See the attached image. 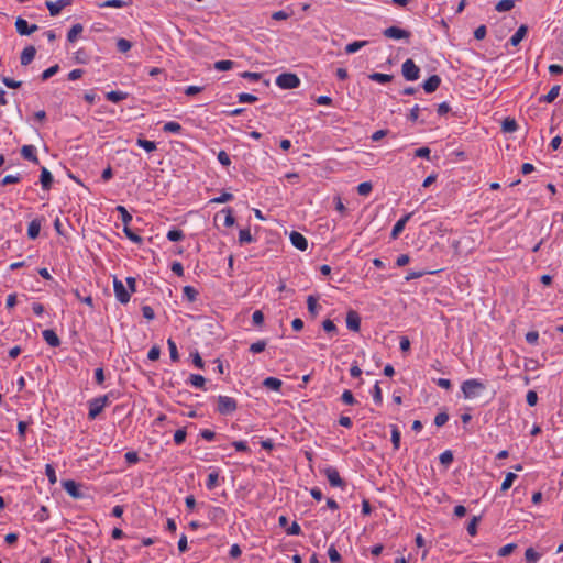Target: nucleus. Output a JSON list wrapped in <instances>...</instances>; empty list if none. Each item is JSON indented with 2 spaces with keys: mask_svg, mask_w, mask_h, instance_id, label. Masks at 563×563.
Segmentation results:
<instances>
[{
  "mask_svg": "<svg viewBox=\"0 0 563 563\" xmlns=\"http://www.w3.org/2000/svg\"><path fill=\"white\" fill-rule=\"evenodd\" d=\"M128 93L123 91L112 90L106 95V98L111 102H119L126 99Z\"/></svg>",
  "mask_w": 563,
  "mask_h": 563,
  "instance_id": "cd10ccee",
  "label": "nucleus"
},
{
  "mask_svg": "<svg viewBox=\"0 0 563 563\" xmlns=\"http://www.w3.org/2000/svg\"><path fill=\"white\" fill-rule=\"evenodd\" d=\"M464 398L473 399L481 395L482 391L486 389L484 383L478 379L472 378L462 383L461 386Z\"/></svg>",
  "mask_w": 563,
  "mask_h": 563,
  "instance_id": "f257e3e1",
  "label": "nucleus"
},
{
  "mask_svg": "<svg viewBox=\"0 0 563 563\" xmlns=\"http://www.w3.org/2000/svg\"><path fill=\"white\" fill-rule=\"evenodd\" d=\"M113 290H114L115 298L120 303L125 305L130 301L131 292L125 288L123 283L120 279H118L117 277L113 278Z\"/></svg>",
  "mask_w": 563,
  "mask_h": 563,
  "instance_id": "423d86ee",
  "label": "nucleus"
},
{
  "mask_svg": "<svg viewBox=\"0 0 563 563\" xmlns=\"http://www.w3.org/2000/svg\"><path fill=\"white\" fill-rule=\"evenodd\" d=\"M238 99L240 102L252 103L257 100V97L251 93L242 92L238 95Z\"/></svg>",
  "mask_w": 563,
  "mask_h": 563,
  "instance_id": "69168bd1",
  "label": "nucleus"
},
{
  "mask_svg": "<svg viewBox=\"0 0 563 563\" xmlns=\"http://www.w3.org/2000/svg\"><path fill=\"white\" fill-rule=\"evenodd\" d=\"M518 129V124L515 119L506 118L501 123V130L505 133H512Z\"/></svg>",
  "mask_w": 563,
  "mask_h": 563,
  "instance_id": "393cba45",
  "label": "nucleus"
},
{
  "mask_svg": "<svg viewBox=\"0 0 563 563\" xmlns=\"http://www.w3.org/2000/svg\"><path fill=\"white\" fill-rule=\"evenodd\" d=\"M125 5H128V3L123 0H107L99 4L100 8H123Z\"/></svg>",
  "mask_w": 563,
  "mask_h": 563,
  "instance_id": "c03bdc74",
  "label": "nucleus"
},
{
  "mask_svg": "<svg viewBox=\"0 0 563 563\" xmlns=\"http://www.w3.org/2000/svg\"><path fill=\"white\" fill-rule=\"evenodd\" d=\"M15 29L20 35H31L38 30V26L36 24L29 25L26 20L19 16L15 20Z\"/></svg>",
  "mask_w": 563,
  "mask_h": 563,
  "instance_id": "1a4fd4ad",
  "label": "nucleus"
},
{
  "mask_svg": "<svg viewBox=\"0 0 563 563\" xmlns=\"http://www.w3.org/2000/svg\"><path fill=\"white\" fill-rule=\"evenodd\" d=\"M440 84L441 78L438 75H432L422 84V88L427 93H432L439 88Z\"/></svg>",
  "mask_w": 563,
  "mask_h": 563,
  "instance_id": "dca6fc26",
  "label": "nucleus"
},
{
  "mask_svg": "<svg viewBox=\"0 0 563 563\" xmlns=\"http://www.w3.org/2000/svg\"><path fill=\"white\" fill-rule=\"evenodd\" d=\"M384 36L394 40H408L410 32L398 26H389L383 31Z\"/></svg>",
  "mask_w": 563,
  "mask_h": 563,
  "instance_id": "6e6552de",
  "label": "nucleus"
},
{
  "mask_svg": "<svg viewBox=\"0 0 563 563\" xmlns=\"http://www.w3.org/2000/svg\"><path fill=\"white\" fill-rule=\"evenodd\" d=\"M40 231H41V223H40V221L38 220H32L29 223L27 236L31 240H35L40 235Z\"/></svg>",
  "mask_w": 563,
  "mask_h": 563,
  "instance_id": "4be33fe9",
  "label": "nucleus"
},
{
  "mask_svg": "<svg viewBox=\"0 0 563 563\" xmlns=\"http://www.w3.org/2000/svg\"><path fill=\"white\" fill-rule=\"evenodd\" d=\"M346 327L349 330L358 332L361 329V317L357 311L349 310L346 313Z\"/></svg>",
  "mask_w": 563,
  "mask_h": 563,
  "instance_id": "9b49d317",
  "label": "nucleus"
},
{
  "mask_svg": "<svg viewBox=\"0 0 563 563\" xmlns=\"http://www.w3.org/2000/svg\"><path fill=\"white\" fill-rule=\"evenodd\" d=\"M373 399L376 404L380 405L382 401H383V395H382V389L379 387V383L376 382V384L374 385V388H373Z\"/></svg>",
  "mask_w": 563,
  "mask_h": 563,
  "instance_id": "bf43d9fd",
  "label": "nucleus"
},
{
  "mask_svg": "<svg viewBox=\"0 0 563 563\" xmlns=\"http://www.w3.org/2000/svg\"><path fill=\"white\" fill-rule=\"evenodd\" d=\"M123 232H124L125 236H126L129 240H131L132 242L137 243V244H141V243L143 242V239H142L139 234H136L135 232H133V231L130 229L129 224H128V225H124V228H123Z\"/></svg>",
  "mask_w": 563,
  "mask_h": 563,
  "instance_id": "2f4dec72",
  "label": "nucleus"
},
{
  "mask_svg": "<svg viewBox=\"0 0 563 563\" xmlns=\"http://www.w3.org/2000/svg\"><path fill=\"white\" fill-rule=\"evenodd\" d=\"M45 474L49 481L51 484H55L56 481H57V477H56V473H55V470L53 467V465L51 464H46L45 466Z\"/></svg>",
  "mask_w": 563,
  "mask_h": 563,
  "instance_id": "052dcab7",
  "label": "nucleus"
},
{
  "mask_svg": "<svg viewBox=\"0 0 563 563\" xmlns=\"http://www.w3.org/2000/svg\"><path fill=\"white\" fill-rule=\"evenodd\" d=\"M59 70V66L56 64V65H53L51 66L49 68L45 69L42 75H41V78L43 81L49 79L51 77H53L55 74H57V71Z\"/></svg>",
  "mask_w": 563,
  "mask_h": 563,
  "instance_id": "49530a36",
  "label": "nucleus"
},
{
  "mask_svg": "<svg viewBox=\"0 0 563 563\" xmlns=\"http://www.w3.org/2000/svg\"><path fill=\"white\" fill-rule=\"evenodd\" d=\"M163 131L168 133H179L181 131V125L178 122L169 121L164 124Z\"/></svg>",
  "mask_w": 563,
  "mask_h": 563,
  "instance_id": "f704fd0d",
  "label": "nucleus"
},
{
  "mask_svg": "<svg viewBox=\"0 0 563 563\" xmlns=\"http://www.w3.org/2000/svg\"><path fill=\"white\" fill-rule=\"evenodd\" d=\"M391 443L394 450H398L400 448V431L396 424H391Z\"/></svg>",
  "mask_w": 563,
  "mask_h": 563,
  "instance_id": "c85d7f7f",
  "label": "nucleus"
},
{
  "mask_svg": "<svg viewBox=\"0 0 563 563\" xmlns=\"http://www.w3.org/2000/svg\"><path fill=\"white\" fill-rule=\"evenodd\" d=\"M290 241H291V244L300 250V251H306L308 249V241L307 239L299 232L297 231H292L290 233Z\"/></svg>",
  "mask_w": 563,
  "mask_h": 563,
  "instance_id": "ddd939ff",
  "label": "nucleus"
},
{
  "mask_svg": "<svg viewBox=\"0 0 563 563\" xmlns=\"http://www.w3.org/2000/svg\"><path fill=\"white\" fill-rule=\"evenodd\" d=\"M539 558L540 554L533 548H528L525 552V559L528 563H536Z\"/></svg>",
  "mask_w": 563,
  "mask_h": 563,
  "instance_id": "79ce46f5",
  "label": "nucleus"
},
{
  "mask_svg": "<svg viewBox=\"0 0 563 563\" xmlns=\"http://www.w3.org/2000/svg\"><path fill=\"white\" fill-rule=\"evenodd\" d=\"M440 462L443 465H449L453 462V453L450 450L444 451L440 455Z\"/></svg>",
  "mask_w": 563,
  "mask_h": 563,
  "instance_id": "680f3d73",
  "label": "nucleus"
},
{
  "mask_svg": "<svg viewBox=\"0 0 563 563\" xmlns=\"http://www.w3.org/2000/svg\"><path fill=\"white\" fill-rule=\"evenodd\" d=\"M515 7V0H500L496 7L495 10L498 12H505L509 11Z\"/></svg>",
  "mask_w": 563,
  "mask_h": 563,
  "instance_id": "c756f323",
  "label": "nucleus"
},
{
  "mask_svg": "<svg viewBox=\"0 0 563 563\" xmlns=\"http://www.w3.org/2000/svg\"><path fill=\"white\" fill-rule=\"evenodd\" d=\"M401 74L406 80L413 81L420 76V68L412 59H406L401 66Z\"/></svg>",
  "mask_w": 563,
  "mask_h": 563,
  "instance_id": "39448f33",
  "label": "nucleus"
},
{
  "mask_svg": "<svg viewBox=\"0 0 563 563\" xmlns=\"http://www.w3.org/2000/svg\"><path fill=\"white\" fill-rule=\"evenodd\" d=\"M234 63L232 60H218L214 63V68L219 71H227L233 67Z\"/></svg>",
  "mask_w": 563,
  "mask_h": 563,
  "instance_id": "a18cd8bd",
  "label": "nucleus"
},
{
  "mask_svg": "<svg viewBox=\"0 0 563 563\" xmlns=\"http://www.w3.org/2000/svg\"><path fill=\"white\" fill-rule=\"evenodd\" d=\"M136 144H137L140 147L144 148V150H145L146 152H148V153H150V152H153V151H155V150H156V144H155V142H153V141H148V140H145V139H141V137H140V139H137Z\"/></svg>",
  "mask_w": 563,
  "mask_h": 563,
  "instance_id": "72a5a7b5",
  "label": "nucleus"
},
{
  "mask_svg": "<svg viewBox=\"0 0 563 563\" xmlns=\"http://www.w3.org/2000/svg\"><path fill=\"white\" fill-rule=\"evenodd\" d=\"M167 345H168V350H169L170 360L173 362H177L179 360V353H178L176 343L172 339H168Z\"/></svg>",
  "mask_w": 563,
  "mask_h": 563,
  "instance_id": "4c0bfd02",
  "label": "nucleus"
},
{
  "mask_svg": "<svg viewBox=\"0 0 563 563\" xmlns=\"http://www.w3.org/2000/svg\"><path fill=\"white\" fill-rule=\"evenodd\" d=\"M368 78L373 81L379 82V84H387L390 82L394 78L393 75L388 74H382V73H372Z\"/></svg>",
  "mask_w": 563,
  "mask_h": 563,
  "instance_id": "b1692460",
  "label": "nucleus"
},
{
  "mask_svg": "<svg viewBox=\"0 0 563 563\" xmlns=\"http://www.w3.org/2000/svg\"><path fill=\"white\" fill-rule=\"evenodd\" d=\"M252 321L256 327H262L264 323V313L261 310L253 312Z\"/></svg>",
  "mask_w": 563,
  "mask_h": 563,
  "instance_id": "0e129e2a",
  "label": "nucleus"
},
{
  "mask_svg": "<svg viewBox=\"0 0 563 563\" xmlns=\"http://www.w3.org/2000/svg\"><path fill=\"white\" fill-rule=\"evenodd\" d=\"M218 479H219V473L218 472H211L209 475H208V479H207V483H206V486L209 490H212L216 488V486L218 485Z\"/></svg>",
  "mask_w": 563,
  "mask_h": 563,
  "instance_id": "a19ab883",
  "label": "nucleus"
},
{
  "mask_svg": "<svg viewBox=\"0 0 563 563\" xmlns=\"http://www.w3.org/2000/svg\"><path fill=\"white\" fill-rule=\"evenodd\" d=\"M276 85L282 89H294L299 87L300 79L296 74L283 73L277 76Z\"/></svg>",
  "mask_w": 563,
  "mask_h": 563,
  "instance_id": "7ed1b4c3",
  "label": "nucleus"
},
{
  "mask_svg": "<svg viewBox=\"0 0 563 563\" xmlns=\"http://www.w3.org/2000/svg\"><path fill=\"white\" fill-rule=\"evenodd\" d=\"M516 478H517V475L515 473H511V472L507 473L506 477L501 484V487H500L501 492L508 490L512 486V483Z\"/></svg>",
  "mask_w": 563,
  "mask_h": 563,
  "instance_id": "c9c22d12",
  "label": "nucleus"
},
{
  "mask_svg": "<svg viewBox=\"0 0 563 563\" xmlns=\"http://www.w3.org/2000/svg\"><path fill=\"white\" fill-rule=\"evenodd\" d=\"M283 382L276 377H267L263 382V386L268 389L279 391L282 388Z\"/></svg>",
  "mask_w": 563,
  "mask_h": 563,
  "instance_id": "5701e85b",
  "label": "nucleus"
},
{
  "mask_svg": "<svg viewBox=\"0 0 563 563\" xmlns=\"http://www.w3.org/2000/svg\"><path fill=\"white\" fill-rule=\"evenodd\" d=\"M109 402H110L109 395H103V396L91 399L88 402V405H89L88 418L90 420L96 419L102 412L104 407L109 405Z\"/></svg>",
  "mask_w": 563,
  "mask_h": 563,
  "instance_id": "f03ea898",
  "label": "nucleus"
},
{
  "mask_svg": "<svg viewBox=\"0 0 563 563\" xmlns=\"http://www.w3.org/2000/svg\"><path fill=\"white\" fill-rule=\"evenodd\" d=\"M115 210L120 213L121 220L124 223V225L130 224L132 221V216L129 213L125 207L123 206H117Z\"/></svg>",
  "mask_w": 563,
  "mask_h": 563,
  "instance_id": "e433bc0d",
  "label": "nucleus"
},
{
  "mask_svg": "<svg viewBox=\"0 0 563 563\" xmlns=\"http://www.w3.org/2000/svg\"><path fill=\"white\" fill-rule=\"evenodd\" d=\"M341 400L345 404V405H349V406H352L356 402L353 394L351 390L346 389L343 391L342 396H341Z\"/></svg>",
  "mask_w": 563,
  "mask_h": 563,
  "instance_id": "864d4df0",
  "label": "nucleus"
},
{
  "mask_svg": "<svg viewBox=\"0 0 563 563\" xmlns=\"http://www.w3.org/2000/svg\"><path fill=\"white\" fill-rule=\"evenodd\" d=\"M322 328L325 332L328 333H336V325L334 324V322L330 319H327L322 322Z\"/></svg>",
  "mask_w": 563,
  "mask_h": 563,
  "instance_id": "338daca9",
  "label": "nucleus"
},
{
  "mask_svg": "<svg viewBox=\"0 0 563 563\" xmlns=\"http://www.w3.org/2000/svg\"><path fill=\"white\" fill-rule=\"evenodd\" d=\"M307 306H308V311L312 316H317L318 309L320 308V306L318 305L317 298L313 296H309L307 299Z\"/></svg>",
  "mask_w": 563,
  "mask_h": 563,
  "instance_id": "58836bf2",
  "label": "nucleus"
},
{
  "mask_svg": "<svg viewBox=\"0 0 563 563\" xmlns=\"http://www.w3.org/2000/svg\"><path fill=\"white\" fill-rule=\"evenodd\" d=\"M189 383L197 387V388H203L205 387V383H206V379L202 375H199V374H191L189 376Z\"/></svg>",
  "mask_w": 563,
  "mask_h": 563,
  "instance_id": "7c9ffc66",
  "label": "nucleus"
},
{
  "mask_svg": "<svg viewBox=\"0 0 563 563\" xmlns=\"http://www.w3.org/2000/svg\"><path fill=\"white\" fill-rule=\"evenodd\" d=\"M438 271H410L408 273V275L405 277V279L407 282L411 280V279H417V278H420L422 276H424L426 274H433V273H437Z\"/></svg>",
  "mask_w": 563,
  "mask_h": 563,
  "instance_id": "ea45409f",
  "label": "nucleus"
},
{
  "mask_svg": "<svg viewBox=\"0 0 563 563\" xmlns=\"http://www.w3.org/2000/svg\"><path fill=\"white\" fill-rule=\"evenodd\" d=\"M328 555L330 561L333 563H340L342 560L341 554L338 552L333 544L328 549Z\"/></svg>",
  "mask_w": 563,
  "mask_h": 563,
  "instance_id": "09e8293b",
  "label": "nucleus"
},
{
  "mask_svg": "<svg viewBox=\"0 0 563 563\" xmlns=\"http://www.w3.org/2000/svg\"><path fill=\"white\" fill-rule=\"evenodd\" d=\"M479 521V517L474 516L467 525V532L470 536H475L477 532V525Z\"/></svg>",
  "mask_w": 563,
  "mask_h": 563,
  "instance_id": "6e6d98bb",
  "label": "nucleus"
},
{
  "mask_svg": "<svg viewBox=\"0 0 563 563\" xmlns=\"http://www.w3.org/2000/svg\"><path fill=\"white\" fill-rule=\"evenodd\" d=\"M132 47V43L125 38H119L117 42V48L121 53H126Z\"/></svg>",
  "mask_w": 563,
  "mask_h": 563,
  "instance_id": "de8ad7c7",
  "label": "nucleus"
},
{
  "mask_svg": "<svg viewBox=\"0 0 563 563\" xmlns=\"http://www.w3.org/2000/svg\"><path fill=\"white\" fill-rule=\"evenodd\" d=\"M42 335L49 346L57 347L60 345V340L54 330L46 329L42 332Z\"/></svg>",
  "mask_w": 563,
  "mask_h": 563,
  "instance_id": "f3484780",
  "label": "nucleus"
},
{
  "mask_svg": "<svg viewBox=\"0 0 563 563\" xmlns=\"http://www.w3.org/2000/svg\"><path fill=\"white\" fill-rule=\"evenodd\" d=\"M63 488L73 498L80 499L84 497V494L80 490V485L77 484L73 479H67L63 482Z\"/></svg>",
  "mask_w": 563,
  "mask_h": 563,
  "instance_id": "9d476101",
  "label": "nucleus"
},
{
  "mask_svg": "<svg viewBox=\"0 0 563 563\" xmlns=\"http://www.w3.org/2000/svg\"><path fill=\"white\" fill-rule=\"evenodd\" d=\"M265 347H266V341L260 340V341L254 342V343L251 344L250 351L252 353L256 354V353L263 352L265 350Z\"/></svg>",
  "mask_w": 563,
  "mask_h": 563,
  "instance_id": "5fc2aeb1",
  "label": "nucleus"
},
{
  "mask_svg": "<svg viewBox=\"0 0 563 563\" xmlns=\"http://www.w3.org/2000/svg\"><path fill=\"white\" fill-rule=\"evenodd\" d=\"M84 31V27L80 23L74 24L67 33V40L69 42H75L77 36L80 35Z\"/></svg>",
  "mask_w": 563,
  "mask_h": 563,
  "instance_id": "a878e982",
  "label": "nucleus"
},
{
  "mask_svg": "<svg viewBox=\"0 0 563 563\" xmlns=\"http://www.w3.org/2000/svg\"><path fill=\"white\" fill-rule=\"evenodd\" d=\"M233 199V195L230 192H223L221 196L212 198L210 203H225Z\"/></svg>",
  "mask_w": 563,
  "mask_h": 563,
  "instance_id": "603ef678",
  "label": "nucleus"
},
{
  "mask_svg": "<svg viewBox=\"0 0 563 563\" xmlns=\"http://www.w3.org/2000/svg\"><path fill=\"white\" fill-rule=\"evenodd\" d=\"M239 241L240 243H251L253 241L250 229H243L240 231Z\"/></svg>",
  "mask_w": 563,
  "mask_h": 563,
  "instance_id": "3c124183",
  "label": "nucleus"
},
{
  "mask_svg": "<svg viewBox=\"0 0 563 563\" xmlns=\"http://www.w3.org/2000/svg\"><path fill=\"white\" fill-rule=\"evenodd\" d=\"M412 216V212H409L407 214H405L402 218H400L394 225L393 230H391V233H390V238L391 239H397L399 236V234L404 231L405 229V225L406 223L409 221V219L411 218Z\"/></svg>",
  "mask_w": 563,
  "mask_h": 563,
  "instance_id": "4468645a",
  "label": "nucleus"
},
{
  "mask_svg": "<svg viewBox=\"0 0 563 563\" xmlns=\"http://www.w3.org/2000/svg\"><path fill=\"white\" fill-rule=\"evenodd\" d=\"M560 89H561V87L559 85L553 86L547 95L541 96L539 98V101L547 102V103L553 102L558 98V96L560 93Z\"/></svg>",
  "mask_w": 563,
  "mask_h": 563,
  "instance_id": "412c9836",
  "label": "nucleus"
},
{
  "mask_svg": "<svg viewBox=\"0 0 563 563\" xmlns=\"http://www.w3.org/2000/svg\"><path fill=\"white\" fill-rule=\"evenodd\" d=\"M53 175L46 167H42L41 175H40V181L42 185V188L44 190H49L53 184Z\"/></svg>",
  "mask_w": 563,
  "mask_h": 563,
  "instance_id": "a211bd4d",
  "label": "nucleus"
},
{
  "mask_svg": "<svg viewBox=\"0 0 563 563\" xmlns=\"http://www.w3.org/2000/svg\"><path fill=\"white\" fill-rule=\"evenodd\" d=\"M36 48L33 45L26 46L20 56V63L22 66L31 64L35 57Z\"/></svg>",
  "mask_w": 563,
  "mask_h": 563,
  "instance_id": "2eb2a0df",
  "label": "nucleus"
},
{
  "mask_svg": "<svg viewBox=\"0 0 563 563\" xmlns=\"http://www.w3.org/2000/svg\"><path fill=\"white\" fill-rule=\"evenodd\" d=\"M372 189H373V186L369 181L361 183L357 186V192L361 196H367L372 191Z\"/></svg>",
  "mask_w": 563,
  "mask_h": 563,
  "instance_id": "8fccbe9b",
  "label": "nucleus"
},
{
  "mask_svg": "<svg viewBox=\"0 0 563 563\" xmlns=\"http://www.w3.org/2000/svg\"><path fill=\"white\" fill-rule=\"evenodd\" d=\"M46 7L49 10V14L52 16H56L60 13V11L71 4V0H57V1H46Z\"/></svg>",
  "mask_w": 563,
  "mask_h": 563,
  "instance_id": "f8f14e48",
  "label": "nucleus"
},
{
  "mask_svg": "<svg viewBox=\"0 0 563 563\" xmlns=\"http://www.w3.org/2000/svg\"><path fill=\"white\" fill-rule=\"evenodd\" d=\"M184 236H185L184 232L179 229L169 230L167 233V239L172 242L180 241L184 239Z\"/></svg>",
  "mask_w": 563,
  "mask_h": 563,
  "instance_id": "37998d69",
  "label": "nucleus"
},
{
  "mask_svg": "<svg viewBox=\"0 0 563 563\" xmlns=\"http://www.w3.org/2000/svg\"><path fill=\"white\" fill-rule=\"evenodd\" d=\"M449 420V415L446 412H439L434 418V424L437 427L444 426Z\"/></svg>",
  "mask_w": 563,
  "mask_h": 563,
  "instance_id": "e2e57ef3",
  "label": "nucleus"
},
{
  "mask_svg": "<svg viewBox=\"0 0 563 563\" xmlns=\"http://www.w3.org/2000/svg\"><path fill=\"white\" fill-rule=\"evenodd\" d=\"M185 298L189 302H194L197 299L198 291L192 286H185L183 289Z\"/></svg>",
  "mask_w": 563,
  "mask_h": 563,
  "instance_id": "473e14b6",
  "label": "nucleus"
},
{
  "mask_svg": "<svg viewBox=\"0 0 563 563\" xmlns=\"http://www.w3.org/2000/svg\"><path fill=\"white\" fill-rule=\"evenodd\" d=\"M161 355V349L156 345L152 346L147 353V357L150 361H157Z\"/></svg>",
  "mask_w": 563,
  "mask_h": 563,
  "instance_id": "774afa93",
  "label": "nucleus"
},
{
  "mask_svg": "<svg viewBox=\"0 0 563 563\" xmlns=\"http://www.w3.org/2000/svg\"><path fill=\"white\" fill-rule=\"evenodd\" d=\"M21 155L24 159L30 161L34 164H38V157L35 154V147L33 145H23L21 148Z\"/></svg>",
  "mask_w": 563,
  "mask_h": 563,
  "instance_id": "6ab92c4d",
  "label": "nucleus"
},
{
  "mask_svg": "<svg viewBox=\"0 0 563 563\" xmlns=\"http://www.w3.org/2000/svg\"><path fill=\"white\" fill-rule=\"evenodd\" d=\"M368 44L367 41H355L345 46V53L353 54L356 53L362 47L366 46Z\"/></svg>",
  "mask_w": 563,
  "mask_h": 563,
  "instance_id": "bb28decb",
  "label": "nucleus"
},
{
  "mask_svg": "<svg viewBox=\"0 0 563 563\" xmlns=\"http://www.w3.org/2000/svg\"><path fill=\"white\" fill-rule=\"evenodd\" d=\"M527 32H528V26L525 24L520 25L518 27V30L516 31V33L510 37V44L512 46H517L523 40Z\"/></svg>",
  "mask_w": 563,
  "mask_h": 563,
  "instance_id": "aec40b11",
  "label": "nucleus"
},
{
  "mask_svg": "<svg viewBox=\"0 0 563 563\" xmlns=\"http://www.w3.org/2000/svg\"><path fill=\"white\" fill-rule=\"evenodd\" d=\"M222 212L225 213L224 225L225 227H232L234 224V222H235L232 209L231 208H225V209L222 210Z\"/></svg>",
  "mask_w": 563,
  "mask_h": 563,
  "instance_id": "4d7b16f0",
  "label": "nucleus"
},
{
  "mask_svg": "<svg viewBox=\"0 0 563 563\" xmlns=\"http://www.w3.org/2000/svg\"><path fill=\"white\" fill-rule=\"evenodd\" d=\"M238 408L236 400L232 397L228 396H219L218 397V412L220 415H230L234 412Z\"/></svg>",
  "mask_w": 563,
  "mask_h": 563,
  "instance_id": "20e7f679",
  "label": "nucleus"
},
{
  "mask_svg": "<svg viewBox=\"0 0 563 563\" xmlns=\"http://www.w3.org/2000/svg\"><path fill=\"white\" fill-rule=\"evenodd\" d=\"M324 474L332 487L344 488L346 483L341 478L339 471L335 467L329 466L324 470Z\"/></svg>",
  "mask_w": 563,
  "mask_h": 563,
  "instance_id": "0eeeda50",
  "label": "nucleus"
},
{
  "mask_svg": "<svg viewBox=\"0 0 563 563\" xmlns=\"http://www.w3.org/2000/svg\"><path fill=\"white\" fill-rule=\"evenodd\" d=\"M517 548V545L515 543H508L504 547H501L499 550H498V555L499 556H507L509 554L512 553V551Z\"/></svg>",
  "mask_w": 563,
  "mask_h": 563,
  "instance_id": "13d9d810",
  "label": "nucleus"
}]
</instances>
